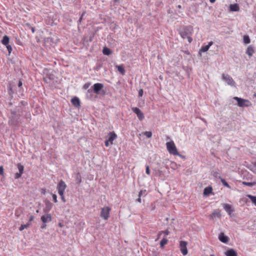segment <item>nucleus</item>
Listing matches in <instances>:
<instances>
[{"label": "nucleus", "instance_id": "3", "mask_svg": "<svg viewBox=\"0 0 256 256\" xmlns=\"http://www.w3.org/2000/svg\"><path fill=\"white\" fill-rule=\"evenodd\" d=\"M111 208L110 206H105L101 208L100 216L104 220L108 219L110 216Z\"/></svg>", "mask_w": 256, "mask_h": 256}, {"label": "nucleus", "instance_id": "33", "mask_svg": "<svg viewBox=\"0 0 256 256\" xmlns=\"http://www.w3.org/2000/svg\"><path fill=\"white\" fill-rule=\"evenodd\" d=\"M162 233H164V234L165 236H168V234H169L170 232H169V231H168V230H164V231H161V232H159V234H158V238H160V235H161V234H162Z\"/></svg>", "mask_w": 256, "mask_h": 256}, {"label": "nucleus", "instance_id": "41", "mask_svg": "<svg viewBox=\"0 0 256 256\" xmlns=\"http://www.w3.org/2000/svg\"><path fill=\"white\" fill-rule=\"evenodd\" d=\"M146 192V190H141L139 193H138V196L139 197H141V196L143 194H144Z\"/></svg>", "mask_w": 256, "mask_h": 256}, {"label": "nucleus", "instance_id": "10", "mask_svg": "<svg viewBox=\"0 0 256 256\" xmlns=\"http://www.w3.org/2000/svg\"><path fill=\"white\" fill-rule=\"evenodd\" d=\"M41 220L44 224H46L52 220V216L50 214H47L41 216Z\"/></svg>", "mask_w": 256, "mask_h": 256}, {"label": "nucleus", "instance_id": "49", "mask_svg": "<svg viewBox=\"0 0 256 256\" xmlns=\"http://www.w3.org/2000/svg\"><path fill=\"white\" fill-rule=\"evenodd\" d=\"M77 181H78V184L80 183L81 181H82L81 178H77Z\"/></svg>", "mask_w": 256, "mask_h": 256}, {"label": "nucleus", "instance_id": "34", "mask_svg": "<svg viewBox=\"0 0 256 256\" xmlns=\"http://www.w3.org/2000/svg\"><path fill=\"white\" fill-rule=\"evenodd\" d=\"M243 184L246 185V186H252L254 185H255L256 184V182H243Z\"/></svg>", "mask_w": 256, "mask_h": 256}, {"label": "nucleus", "instance_id": "27", "mask_svg": "<svg viewBox=\"0 0 256 256\" xmlns=\"http://www.w3.org/2000/svg\"><path fill=\"white\" fill-rule=\"evenodd\" d=\"M252 201V203L256 206V196H253L250 194H248L246 196Z\"/></svg>", "mask_w": 256, "mask_h": 256}, {"label": "nucleus", "instance_id": "12", "mask_svg": "<svg viewBox=\"0 0 256 256\" xmlns=\"http://www.w3.org/2000/svg\"><path fill=\"white\" fill-rule=\"evenodd\" d=\"M103 87L104 85L102 84L96 83L94 84L93 86L94 92L96 94H98Z\"/></svg>", "mask_w": 256, "mask_h": 256}, {"label": "nucleus", "instance_id": "52", "mask_svg": "<svg viewBox=\"0 0 256 256\" xmlns=\"http://www.w3.org/2000/svg\"><path fill=\"white\" fill-rule=\"evenodd\" d=\"M83 16H84V14L82 15L81 17L80 18L79 20L80 22H81V21L82 20Z\"/></svg>", "mask_w": 256, "mask_h": 256}, {"label": "nucleus", "instance_id": "2", "mask_svg": "<svg viewBox=\"0 0 256 256\" xmlns=\"http://www.w3.org/2000/svg\"><path fill=\"white\" fill-rule=\"evenodd\" d=\"M233 98L238 102V105L240 107H248L252 105L251 102L248 100L234 96Z\"/></svg>", "mask_w": 256, "mask_h": 256}, {"label": "nucleus", "instance_id": "51", "mask_svg": "<svg viewBox=\"0 0 256 256\" xmlns=\"http://www.w3.org/2000/svg\"><path fill=\"white\" fill-rule=\"evenodd\" d=\"M46 224H43V225H42V226L41 228H46Z\"/></svg>", "mask_w": 256, "mask_h": 256}, {"label": "nucleus", "instance_id": "17", "mask_svg": "<svg viewBox=\"0 0 256 256\" xmlns=\"http://www.w3.org/2000/svg\"><path fill=\"white\" fill-rule=\"evenodd\" d=\"M223 206L224 210L230 215L231 214L234 212V210L232 208V206L230 204H224Z\"/></svg>", "mask_w": 256, "mask_h": 256}, {"label": "nucleus", "instance_id": "5", "mask_svg": "<svg viewBox=\"0 0 256 256\" xmlns=\"http://www.w3.org/2000/svg\"><path fill=\"white\" fill-rule=\"evenodd\" d=\"M66 188V185L64 181L60 180L58 185L57 189L58 194H64L65 190Z\"/></svg>", "mask_w": 256, "mask_h": 256}, {"label": "nucleus", "instance_id": "20", "mask_svg": "<svg viewBox=\"0 0 256 256\" xmlns=\"http://www.w3.org/2000/svg\"><path fill=\"white\" fill-rule=\"evenodd\" d=\"M225 254L226 256H237L236 252L233 249L228 250L225 252Z\"/></svg>", "mask_w": 256, "mask_h": 256}, {"label": "nucleus", "instance_id": "29", "mask_svg": "<svg viewBox=\"0 0 256 256\" xmlns=\"http://www.w3.org/2000/svg\"><path fill=\"white\" fill-rule=\"evenodd\" d=\"M168 242V240L166 238H164L160 242V247L162 248L164 245H166Z\"/></svg>", "mask_w": 256, "mask_h": 256}, {"label": "nucleus", "instance_id": "9", "mask_svg": "<svg viewBox=\"0 0 256 256\" xmlns=\"http://www.w3.org/2000/svg\"><path fill=\"white\" fill-rule=\"evenodd\" d=\"M17 167L18 169L19 172H17L14 175V178L16 179H18L20 178L22 175V174L24 172V167L22 165L20 164H17Z\"/></svg>", "mask_w": 256, "mask_h": 256}, {"label": "nucleus", "instance_id": "32", "mask_svg": "<svg viewBox=\"0 0 256 256\" xmlns=\"http://www.w3.org/2000/svg\"><path fill=\"white\" fill-rule=\"evenodd\" d=\"M244 42L246 44H249L250 42V40L248 36H244Z\"/></svg>", "mask_w": 256, "mask_h": 256}, {"label": "nucleus", "instance_id": "46", "mask_svg": "<svg viewBox=\"0 0 256 256\" xmlns=\"http://www.w3.org/2000/svg\"><path fill=\"white\" fill-rule=\"evenodd\" d=\"M184 53H185L186 54H188V55H190V52L188 50H184V51H182Z\"/></svg>", "mask_w": 256, "mask_h": 256}, {"label": "nucleus", "instance_id": "50", "mask_svg": "<svg viewBox=\"0 0 256 256\" xmlns=\"http://www.w3.org/2000/svg\"><path fill=\"white\" fill-rule=\"evenodd\" d=\"M58 225L60 228H62L64 226V224L61 222H59Z\"/></svg>", "mask_w": 256, "mask_h": 256}, {"label": "nucleus", "instance_id": "30", "mask_svg": "<svg viewBox=\"0 0 256 256\" xmlns=\"http://www.w3.org/2000/svg\"><path fill=\"white\" fill-rule=\"evenodd\" d=\"M220 181H221V182H222V184H223L224 186H226V188H230V185L228 184V183L226 181V180H225L224 179V178H221V179H220Z\"/></svg>", "mask_w": 256, "mask_h": 256}, {"label": "nucleus", "instance_id": "23", "mask_svg": "<svg viewBox=\"0 0 256 256\" xmlns=\"http://www.w3.org/2000/svg\"><path fill=\"white\" fill-rule=\"evenodd\" d=\"M22 209L21 208H18L15 210L14 214L16 218H18L20 216L22 213Z\"/></svg>", "mask_w": 256, "mask_h": 256}, {"label": "nucleus", "instance_id": "24", "mask_svg": "<svg viewBox=\"0 0 256 256\" xmlns=\"http://www.w3.org/2000/svg\"><path fill=\"white\" fill-rule=\"evenodd\" d=\"M9 40H10V38H9L8 36H4L3 37V38L2 40V43L4 46H6L8 44Z\"/></svg>", "mask_w": 256, "mask_h": 256}, {"label": "nucleus", "instance_id": "7", "mask_svg": "<svg viewBox=\"0 0 256 256\" xmlns=\"http://www.w3.org/2000/svg\"><path fill=\"white\" fill-rule=\"evenodd\" d=\"M222 78L224 80L228 85H230V86H235V82L232 78L231 76H230L228 74H222Z\"/></svg>", "mask_w": 256, "mask_h": 256}, {"label": "nucleus", "instance_id": "43", "mask_svg": "<svg viewBox=\"0 0 256 256\" xmlns=\"http://www.w3.org/2000/svg\"><path fill=\"white\" fill-rule=\"evenodd\" d=\"M4 169L3 168V166H0V175H4Z\"/></svg>", "mask_w": 256, "mask_h": 256}, {"label": "nucleus", "instance_id": "19", "mask_svg": "<svg viewBox=\"0 0 256 256\" xmlns=\"http://www.w3.org/2000/svg\"><path fill=\"white\" fill-rule=\"evenodd\" d=\"M254 52V50L253 47L251 46H249L246 50V53L250 57L252 56Z\"/></svg>", "mask_w": 256, "mask_h": 256}, {"label": "nucleus", "instance_id": "44", "mask_svg": "<svg viewBox=\"0 0 256 256\" xmlns=\"http://www.w3.org/2000/svg\"><path fill=\"white\" fill-rule=\"evenodd\" d=\"M34 217L33 216H30L28 220V223L31 224V222L34 220Z\"/></svg>", "mask_w": 256, "mask_h": 256}, {"label": "nucleus", "instance_id": "25", "mask_svg": "<svg viewBox=\"0 0 256 256\" xmlns=\"http://www.w3.org/2000/svg\"><path fill=\"white\" fill-rule=\"evenodd\" d=\"M116 68H117L118 71L122 74L124 75L125 74V70L122 65L121 66H116Z\"/></svg>", "mask_w": 256, "mask_h": 256}, {"label": "nucleus", "instance_id": "31", "mask_svg": "<svg viewBox=\"0 0 256 256\" xmlns=\"http://www.w3.org/2000/svg\"><path fill=\"white\" fill-rule=\"evenodd\" d=\"M212 176L216 178H218L219 179H221L222 178L220 176V173L217 172V171H214V172H213L212 173Z\"/></svg>", "mask_w": 256, "mask_h": 256}, {"label": "nucleus", "instance_id": "13", "mask_svg": "<svg viewBox=\"0 0 256 256\" xmlns=\"http://www.w3.org/2000/svg\"><path fill=\"white\" fill-rule=\"evenodd\" d=\"M213 44V42L212 41L208 42V45L202 46L199 51V54H201V52H206L210 48V46Z\"/></svg>", "mask_w": 256, "mask_h": 256}, {"label": "nucleus", "instance_id": "39", "mask_svg": "<svg viewBox=\"0 0 256 256\" xmlns=\"http://www.w3.org/2000/svg\"><path fill=\"white\" fill-rule=\"evenodd\" d=\"M146 172L147 174H150V170L148 166H146Z\"/></svg>", "mask_w": 256, "mask_h": 256}, {"label": "nucleus", "instance_id": "54", "mask_svg": "<svg viewBox=\"0 0 256 256\" xmlns=\"http://www.w3.org/2000/svg\"><path fill=\"white\" fill-rule=\"evenodd\" d=\"M32 32L33 33H34V32L35 30H34V28H32Z\"/></svg>", "mask_w": 256, "mask_h": 256}, {"label": "nucleus", "instance_id": "6", "mask_svg": "<svg viewBox=\"0 0 256 256\" xmlns=\"http://www.w3.org/2000/svg\"><path fill=\"white\" fill-rule=\"evenodd\" d=\"M132 112L136 114V116L140 120L142 121L144 119V114L143 112H142V110L139 108H136V107H134V108H132Z\"/></svg>", "mask_w": 256, "mask_h": 256}, {"label": "nucleus", "instance_id": "14", "mask_svg": "<svg viewBox=\"0 0 256 256\" xmlns=\"http://www.w3.org/2000/svg\"><path fill=\"white\" fill-rule=\"evenodd\" d=\"M71 102L75 107L78 108L80 106V99L78 97H74L71 100Z\"/></svg>", "mask_w": 256, "mask_h": 256}, {"label": "nucleus", "instance_id": "48", "mask_svg": "<svg viewBox=\"0 0 256 256\" xmlns=\"http://www.w3.org/2000/svg\"><path fill=\"white\" fill-rule=\"evenodd\" d=\"M22 82L20 80L19 82H18V86L20 87L22 86Z\"/></svg>", "mask_w": 256, "mask_h": 256}, {"label": "nucleus", "instance_id": "57", "mask_svg": "<svg viewBox=\"0 0 256 256\" xmlns=\"http://www.w3.org/2000/svg\"><path fill=\"white\" fill-rule=\"evenodd\" d=\"M210 256H214V254H211Z\"/></svg>", "mask_w": 256, "mask_h": 256}, {"label": "nucleus", "instance_id": "40", "mask_svg": "<svg viewBox=\"0 0 256 256\" xmlns=\"http://www.w3.org/2000/svg\"><path fill=\"white\" fill-rule=\"evenodd\" d=\"M90 86V83H86L85 84L84 86H83V88L84 89V90H86L87 88H88V87Z\"/></svg>", "mask_w": 256, "mask_h": 256}, {"label": "nucleus", "instance_id": "35", "mask_svg": "<svg viewBox=\"0 0 256 256\" xmlns=\"http://www.w3.org/2000/svg\"><path fill=\"white\" fill-rule=\"evenodd\" d=\"M144 135L146 136L147 138H150L152 136V133L150 132H144Z\"/></svg>", "mask_w": 256, "mask_h": 256}, {"label": "nucleus", "instance_id": "45", "mask_svg": "<svg viewBox=\"0 0 256 256\" xmlns=\"http://www.w3.org/2000/svg\"><path fill=\"white\" fill-rule=\"evenodd\" d=\"M105 146H106V147H108L110 144V142L108 140H106L105 142Z\"/></svg>", "mask_w": 256, "mask_h": 256}, {"label": "nucleus", "instance_id": "8", "mask_svg": "<svg viewBox=\"0 0 256 256\" xmlns=\"http://www.w3.org/2000/svg\"><path fill=\"white\" fill-rule=\"evenodd\" d=\"M180 35L182 38H187L189 43H191L192 38L190 36L191 34H190L186 30H184L180 32Z\"/></svg>", "mask_w": 256, "mask_h": 256}, {"label": "nucleus", "instance_id": "4", "mask_svg": "<svg viewBox=\"0 0 256 256\" xmlns=\"http://www.w3.org/2000/svg\"><path fill=\"white\" fill-rule=\"evenodd\" d=\"M187 245L188 242L186 241L181 240L180 242V250L184 256L188 254Z\"/></svg>", "mask_w": 256, "mask_h": 256}, {"label": "nucleus", "instance_id": "36", "mask_svg": "<svg viewBox=\"0 0 256 256\" xmlns=\"http://www.w3.org/2000/svg\"><path fill=\"white\" fill-rule=\"evenodd\" d=\"M52 200L54 202L56 203L58 202L57 196L56 194H52Z\"/></svg>", "mask_w": 256, "mask_h": 256}, {"label": "nucleus", "instance_id": "56", "mask_svg": "<svg viewBox=\"0 0 256 256\" xmlns=\"http://www.w3.org/2000/svg\"><path fill=\"white\" fill-rule=\"evenodd\" d=\"M172 164H176V163H175V162H172Z\"/></svg>", "mask_w": 256, "mask_h": 256}, {"label": "nucleus", "instance_id": "11", "mask_svg": "<svg viewBox=\"0 0 256 256\" xmlns=\"http://www.w3.org/2000/svg\"><path fill=\"white\" fill-rule=\"evenodd\" d=\"M220 210L219 209L214 210L212 214H210L209 216V218L210 220H212L216 218H220Z\"/></svg>", "mask_w": 256, "mask_h": 256}, {"label": "nucleus", "instance_id": "47", "mask_svg": "<svg viewBox=\"0 0 256 256\" xmlns=\"http://www.w3.org/2000/svg\"><path fill=\"white\" fill-rule=\"evenodd\" d=\"M136 201L140 203L142 202V200H141L140 197L138 196V198L136 200Z\"/></svg>", "mask_w": 256, "mask_h": 256}, {"label": "nucleus", "instance_id": "28", "mask_svg": "<svg viewBox=\"0 0 256 256\" xmlns=\"http://www.w3.org/2000/svg\"><path fill=\"white\" fill-rule=\"evenodd\" d=\"M30 226V223H27L26 224H21L19 228V230L20 231H22L24 229L27 228H28Z\"/></svg>", "mask_w": 256, "mask_h": 256}, {"label": "nucleus", "instance_id": "15", "mask_svg": "<svg viewBox=\"0 0 256 256\" xmlns=\"http://www.w3.org/2000/svg\"><path fill=\"white\" fill-rule=\"evenodd\" d=\"M108 136L109 138L108 140L110 142V144L112 145L113 144V141L116 138L117 135L114 132H112L108 133Z\"/></svg>", "mask_w": 256, "mask_h": 256}, {"label": "nucleus", "instance_id": "59", "mask_svg": "<svg viewBox=\"0 0 256 256\" xmlns=\"http://www.w3.org/2000/svg\"><path fill=\"white\" fill-rule=\"evenodd\" d=\"M256 166V164H255Z\"/></svg>", "mask_w": 256, "mask_h": 256}, {"label": "nucleus", "instance_id": "22", "mask_svg": "<svg viewBox=\"0 0 256 256\" xmlns=\"http://www.w3.org/2000/svg\"><path fill=\"white\" fill-rule=\"evenodd\" d=\"M53 204L52 202L48 201L46 202L45 212H49L52 208Z\"/></svg>", "mask_w": 256, "mask_h": 256}, {"label": "nucleus", "instance_id": "37", "mask_svg": "<svg viewBox=\"0 0 256 256\" xmlns=\"http://www.w3.org/2000/svg\"><path fill=\"white\" fill-rule=\"evenodd\" d=\"M6 48L8 52V53H9V54L12 52V46H10V45H6Z\"/></svg>", "mask_w": 256, "mask_h": 256}, {"label": "nucleus", "instance_id": "16", "mask_svg": "<svg viewBox=\"0 0 256 256\" xmlns=\"http://www.w3.org/2000/svg\"><path fill=\"white\" fill-rule=\"evenodd\" d=\"M218 238L220 242L223 243H227L229 240L228 236H225L224 233H220L218 236Z\"/></svg>", "mask_w": 256, "mask_h": 256}, {"label": "nucleus", "instance_id": "26", "mask_svg": "<svg viewBox=\"0 0 256 256\" xmlns=\"http://www.w3.org/2000/svg\"><path fill=\"white\" fill-rule=\"evenodd\" d=\"M102 52H103L104 54L108 56L112 54V51L110 48H108L106 47H104L103 48Z\"/></svg>", "mask_w": 256, "mask_h": 256}, {"label": "nucleus", "instance_id": "42", "mask_svg": "<svg viewBox=\"0 0 256 256\" xmlns=\"http://www.w3.org/2000/svg\"><path fill=\"white\" fill-rule=\"evenodd\" d=\"M144 91L142 89H140L138 91V96L142 97L143 95Z\"/></svg>", "mask_w": 256, "mask_h": 256}, {"label": "nucleus", "instance_id": "58", "mask_svg": "<svg viewBox=\"0 0 256 256\" xmlns=\"http://www.w3.org/2000/svg\"><path fill=\"white\" fill-rule=\"evenodd\" d=\"M115 2H116L118 0H114Z\"/></svg>", "mask_w": 256, "mask_h": 256}, {"label": "nucleus", "instance_id": "18", "mask_svg": "<svg viewBox=\"0 0 256 256\" xmlns=\"http://www.w3.org/2000/svg\"><path fill=\"white\" fill-rule=\"evenodd\" d=\"M230 9L232 12H238L240 10V8L237 4H230Z\"/></svg>", "mask_w": 256, "mask_h": 256}, {"label": "nucleus", "instance_id": "55", "mask_svg": "<svg viewBox=\"0 0 256 256\" xmlns=\"http://www.w3.org/2000/svg\"><path fill=\"white\" fill-rule=\"evenodd\" d=\"M178 8H181L182 6H180V5H178Z\"/></svg>", "mask_w": 256, "mask_h": 256}, {"label": "nucleus", "instance_id": "21", "mask_svg": "<svg viewBox=\"0 0 256 256\" xmlns=\"http://www.w3.org/2000/svg\"><path fill=\"white\" fill-rule=\"evenodd\" d=\"M212 188L211 186L206 187L204 190V196H208L212 192Z\"/></svg>", "mask_w": 256, "mask_h": 256}, {"label": "nucleus", "instance_id": "1", "mask_svg": "<svg viewBox=\"0 0 256 256\" xmlns=\"http://www.w3.org/2000/svg\"><path fill=\"white\" fill-rule=\"evenodd\" d=\"M166 146L168 151L170 154H172L174 156L179 155L176 146L172 140L167 142L166 143Z\"/></svg>", "mask_w": 256, "mask_h": 256}, {"label": "nucleus", "instance_id": "38", "mask_svg": "<svg viewBox=\"0 0 256 256\" xmlns=\"http://www.w3.org/2000/svg\"><path fill=\"white\" fill-rule=\"evenodd\" d=\"M59 194L60 196V198H61L62 200L64 202H66V200L65 198V197H64V194Z\"/></svg>", "mask_w": 256, "mask_h": 256}, {"label": "nucleus", "instance_id": "53", "mask_svg": "<svg viewBox=\"0 0 256 256\" xmlns=\"http://www.w3.org/2000/svg\"><path fill=\"white\" fill-rule=\"evenodd\" d=\"M210 2L212 3H214L215 2L216 0H210Z\"/></svg>", "mask_w": 256, "mask_h": 256}]
</instances>
